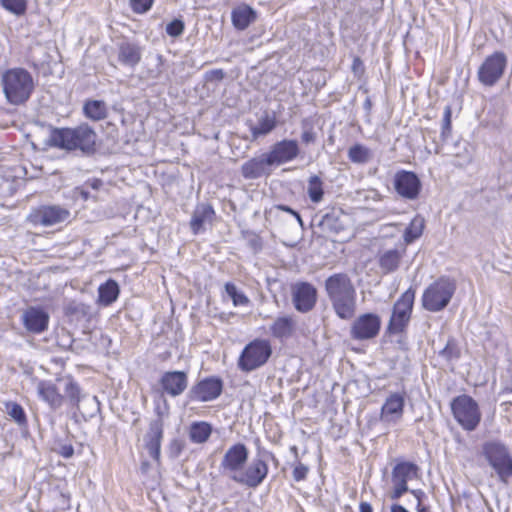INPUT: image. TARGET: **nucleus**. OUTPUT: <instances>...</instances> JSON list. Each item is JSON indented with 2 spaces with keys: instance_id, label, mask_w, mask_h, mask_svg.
<instances>
[{
  "instance_id": "obj_41",
  "label": "nucleus",
  "mask_w": 512,
  "mask_h": 512,
  "mask_svg": "<svg viewBox=\"0 0 512 512\" xmlns=\"http://www.w3.org/2000/svg\"><path fill=\"white\" fill-rule=\"evenodd\" d=\"M1 5L10 13L20 16L26 12V0H0Z\"/></svg>"
},
{
  "instance_id": "obj_42",
  "label": "nucleus",
  "mask_w": 512,
  "mask_h": 512,
  "mask_svg": "<svg viewBox=\"0 0 512 512\" xmlns=\"http://www.w3.org/2000/svg\"><path fill=\"white\" fill-rule=\"evenodd\" d=\"M440 355L447 361L458 359L460 351L457 344L453 340H449L446 346L440 351Z\"/></svg>"
},
{
  "instance_id": "obj_52",
  "label": "nucleus",
  "mask_w": 512,
  "mask_h": 512,
  "mask_svg": "<svg viewBox=\"0 0 512 512\" xmlns=\"http://www.w3.org/2000/svg\"><path fill=\"white\" fill-rule=\"evenodd\" d=\"M87 401L92 406V408L96 411L99 410V401L96 396L88 397Z\"/></svg>"
},
{
  "instance_id": "obj_53",
  "label": "nucleus",
  "mask_w": 512,
  "mask_h": 512,
  "mask_svg": "<svg viewBox=\"0 0 512 512\" xmlns=\"http://www.w3.org/2000/svg\"><path fill=\"white\" fill-rule=\"evenodd\" d=\"M359 512H373L372 506L368 502H361Z\"/></svg>"
},
{
  "instance_id": "obj_2",
  "label": "nucleus",
  "mask_w": 512,
  "mask_h": 512,
  "mask_svg": "<svg viewBox=\"0 0 512 512\" xmlns=\"http://www.w3.org/2000/svg\"><path fill=\"white\" fill-rule=\"evenodd\" d=\"M1 85L5 98L11 105L24 104L35 88L31 73L20 67L7 69L1 76Z\"/></svg>"
},
{
  "instance_id": "obj_56",
  "label": "nucleus",
  "mask_w": 512,
  "mask_h": 512,
  "mask_svg": "<svg viewBox=\"0 0 512 512\" xmlns=\"http://www.w3.org/2000/svg\"><path fill=\"white\" fill-rule=\"evenodd\" d=\"M278 209L283 210V211H285V212H288V213H290V214H292V215L296 212V211H294L293 209H291L290 207L285 206V205H279V206H278Z\"/></svg>"
},
{
  "instance_id": "obj_5",
  "label": "nucleus",
  "mask_w": 512,
  "mask_h": 512,
  "mask_svg": "<svg viewBox=\"0 0 512 512\" xmlns=\"http://www.w3.org/2000/svg\"><path fill=\"white\" fill-rule=\"evenodd\" d=\"M456 290L454 280L440 277L423 292L422 306L430 312H439L447 307Z\"/></svg>"
},
{
  "instance_id": "obj_20",
  "label": "nucleus",
  "mask_w": 512,
  "mask_h": 512,
  "mask_svg": "<svg viewBox=\"0 0 512 512\" xmlns=\"http://www.w3.org/2000/svg\"><path fill=\"white\" fill-rule=\"evenodd\" d=\"M405 393H391L381 408V420L386 423H397L403 416Z\"/></svg>"
},
{
  "instance_id": "obj_43",
  "label": "nucleus",
  "mask_w": 512,
  "mask_h": 512,
  "mask_svg": "<svg viewBox=\"0 0 512 512\" xmlns=\"http://www.w3.org/2000/svg\"><path fill=\"white\" fill-rule=\"evenodd\" d=\"M154 0H130L131 9L137 14H143L149 11Z\"/></svg>"
},
{
  "instance_id": "obj_25",
  "label": "nucleus",
  "mask_w": 512,
  "mask_h": 512,
  "mask_svg": "<svg viewBox=\"0 0 512 512\" xmlns=\"http://www.w3.org/2000/svg\"><path fill=\"white\" fill-rule=\"evenodd\" d=\"M37 392L39 397L53 409L59 408L63 403V396L51 381H39Z\"/></svg>"
},
{
  "instance_id": "obj_59",
  "label": "nucleus",
  "mask_w": 512,
  "mask_h": 512,
  "mask_svg": "<svg viewBox=\"0 0 512 512\" xmlns=\"http://www.w3.org/2000/svg\"><path fill=\"white\" fill-rule=\"evenodd\" d=\"M172 446H173V447H175V450H177V453H180V451H181V445H180V443H179L178 441H174V442L172 443Z\"/></svg>"
},
{
  "instance_id": "obj_4",
  "label": "nucleus",
  "mask_w": 512,
  "mask_h": 512,
  "mask_svg": "<svg viewBox=\"0 0 512 512\" xmlns=\"http://www.w3.org/2000/svg\"><path fill=\"white\" fill-rule=\"evenodd\" d=\"M482 455L499 481L508 484L512 477V455L508 447L500 441H488L482 446Z\"/></svg>"
},
{
  "instance_id": "obj_32",
  "label": "nucleus",
  "mask_w": 512,
  "mask_h": 512,
  "mask_svg": "<svg viewBox=\"0 0 512 512\" xmlns=\"http://www.w3.org/2000/svg\"><path fill=\"white\" fill-rule=\"evenodd\" d=\"M84 115L93 120L100 121L107 117V105L102 100H87L83 106Z\"/></svg>"
},
{
  "instance_id": "obj_48",
  "label": "nucleus",
  "mask_w": 512,
  "mask_h": 512,
  "mask_svg": "<svg viewBox=\"0 0 512 512\" xmlns=\"http://www.w3.org/2000/svg\"><path fill=\"white\" fill-rule=\"evenodd\" d=\"M301 139L304 143L309 144L315 141L316 134L312 129H306L303 131Z\"/></svg>"
},
{
  "instance_id": "obj_35",
  "label": "nucleus",
  "mask_w": 512,
  "mask_h": 512,
  "mask_svg": "<svg viewBox=\"0 0 512 512\" xmlns=\"http://www.w3.org/2000/svg\"><path fill=\"white\" fill-rule=\"evenodd\" d=\"M424 225V219L421 216H415L404 231L405 243L410 244L419 238L423 233Z\"/></svg>"
},
{
  "instance_id": "obj_40",
  "label": "nucleus",
  "mask_w": 512,
  "mask_h": 512,
  "mask_svg": "<svg viewBox=\"0 0 512 512\" xmlns=\"http://www.w3.org/2000/svg\"><path fill=\"white\" fill-rule=\"evenodd\" d=\"M64 391L68 400L73 406L78 407L81 399L86 398L84 395L81 394L80 387L74 381H68Z\"/></svg>"
},
{
  "instance_id": "obj_18",
  "label": "nucleus",
  "mask_w": 512,
  "mask_h": 512,
  "mask_svg": "<svg viewBox=\"0 0 512 512\" xmlns=\"http://www.w3.org/2000/svg\"><path fill=\"white\" fill-rule=\"evenodd\" d=\"M222 388L223 383L219 378H206L199 381L191 388L189 397L192 400L200 402L212 401L220 396Z\"/></svg>"
},
{
  "instance_id": "obj_50",
  "label": "nucleus",
  "mask_w": 512,
  "mask_h": 512,
  "mask_svg": "<svg viewBox=\"0 0 512 512\" xmlns=\"http://www.w3.org/2000/svg\"><path fill=\"white\" fill-rule=\"evenodd\" d=\"M335 213H327L322 217L321 224L325 226H331L332 219L335 218Z\"/></svg>"
},
{
  "instance_id": "obj_26",
  "label": "nucleus",
  "mask_w": 512,
  "mask_h": 512,
  "mask_svg": "<svg viewBox=\"0 0 512 512\" xmlns=\"http://www.w3.org/2000/svg\"><path fill=\"white\" fill-rule=\"evenodd\" d=\"M231 20L237 30H245L256 20V12L249 5L241 4L232 10Z\"/></svg>"
},
{
  "instance_id": "obj_61",
  "label": "nucleus",
  "mask_w": 512,
  "mask_h": 512,
  "mask_svg": "<svg viewBox=\"0 0 512 512\" xmlns=\"http://www.w3.org/2000/svg\"><path fill=\"white\" fill-rule=\"evenodd\" d=\"M417 511L418 512H426V508L423 507L422 505H417Z\"/></svg>"
},
{
  "instance_id": "obj_11",
  "label": "nucleus",
  "mask_w": 512,
  "mask_h": 512,
  "mask_svg": "<svg viewBox=\"0 0 512 512\" xmlns=\"http://www.w3.org/2000/svg\"><path fill=\"white\" fill-rule=\"evenodd\" d=\"M418 472V466L412 462L403 461L395 465L391 475L393 491L390 498L398 500L404 493L408 492V481L418 478Z\"/></svg>"
},
{
  "instance_id": "obj_55",
  "label": "nucleus",
  "mask_w": 512,
  "mask_h": 512,
  "mask_svg": "<svg viewBox=\"0 0 512 512\" xmlns=\"http://www.w3.org/2000/svg\"><path fill=\"white\" fill-rule=\"evenodd\" d=\"M391 512H409L404 506L400 504H393L391 506Z\"/></svg>"
},
{
  "instance_id": "obj_6",
  "label": "nucleus",
  "mask_w": 512,
  "mask_h": 512,
  "mask_svg": "<svg viewBox=\"0 0 512 512\" xmlns=\"http://www.w3.org/2000/svg\"><path fill=\"white\" fill-rule=\"evenodd\" d=\"M451 410L459 425L466 431H474L480 423L481 412L477 402L468 395H460L451 402Z\"/></svg>"
},
{
  "instance_id": "obj_16",
  "label": "nucleus",
  "mask_w": 512,
  "mask_h": 512,
  "mask_svg": "<svg viewBox=\"0 0 512 512\" xmlns=\"http://www.w3.org/2000/svg\"><path fill=\"white\" fill-rule=\"evenodd\" d=\"M394 187L401 197L407 200H415L419 196L421 182L414 172L401 170L394 176Z\"/></svg>"
},
{
  "instance_id": "obj_15",
  "label": "nucleus",
  "mask_w": 512,
  "mask_h": 512,
  "mask_svg": "<svg viewBox=\"0 0 512 512\" xmlns=\"http://www.w3.org/2000/svg\"><path fill=\"white\" fill-rule=\"evenodd\" d=\"M292 302L301 313L311 311L317 301V289L308 282H297L291 286Z\"/></svg>"
},
{
  "instance_id": "obj_44",
  "label": "nucleus",
  "mask_w": 512,
  "mask_h": 512,
  "mask_svg": "<svg viewBox=\"0 0 512 512\" xmlns=\"http://www.w3.org/2000/svg\"><path fill=\"white\" fill-rule=\"evenodd\" d=\"M184 31V23L182 20L175 19L166 26V33L172 37L180 36Z\"/></svg>"
},
{
  "instance_id": "obj_3",
  "label": "nucleus",
  "mask_w": 512,
  "mask_h": 512,
  "mask_svg": "<svg viewBox=\"0 0 512 512\" xmlns=\"http://www.w3.org/2000/svg\"><path fill=\"white\" fill-rule=\"evenodd\" d=\"M96 133L88 124H81L76 128L57 129L51 136L54 146L75 150L80 149L83 152L94 150L96 143Z\"/></svg>"
},
{
  "instance_id": "obj_7",
  "label": "nucleus",
  "mask_w": 512,
  "mask_h": 512,
  "mask_svg": "<svg viewBox=\"0 0 512 512\" xmlns=\"http://www.w3.org/2000/svg\"><path fill=\"white\" fill-rule=\"evenodd\" d=\"M272 353L267 340L256 339L243 349L238 366L242 371L250 372L264 365Z\"/></svg>"
},
{
  "instance_id": "obj_45",
  "label": "nucleus",
  "mask_w": 512,
  "mask_h": 512,
  "mask_svg": "<svg viewBox=\"0 0 512 512\" xmlns=\"http://www.w3.org/2000/svg\"><path fill=\"white\" fill-rule=\"evenodd\" d=\"M164 59L161 55H157L155 58V67L149 69L148 77L151 79H158L163 73Z\"/></svg>"
},
{
  "instance_id": "obj_39",
  "label": "nucleus",
  "mask_w": 512,
  "mask_h": 512,
  "mask_svg": "<svg viewBox=\"0 0 512 512\" xmlns=\"http://www.w3.org/2000/svg\"><path fill=\"white\" fill-rule=\"evenodd\" d=\"M6 413L19 425L27 423L26 413L23 407L16 402L5 403Z\"/></svg>"
},
{
  "instance_id": "obj_10",
  "label": "nucleus",
  "mask_w": 512,
  "mask_h": 512,
  "mask_svg": "<svg viewBox=\"0 0 512 512\" xmlns=\"http://www.w3.org/2000/svg\"><path fill=\"white\" fill-rule=\"evenodd\" d=\"M248 456L249 451L244 444L236 443L232 445L227 449L221 460L220 471L233 481L234 476H237L246 465Z\"/></svg>"
},
{
  "instance_id": "obj_58",
  "label": "nucleus",
  "mask_w": 512,
  "mask_h": 512,
  "mask_svg": "<svg viewBox=\"0 0 512 512\" xmlns=\"http://www.w3.org/2000/svg\"><path fill=\"white\" fill-rule=\"evenodd\" d=\"M361 65V61L359 58H355L354 61H353V70L356 71V69L358 68V66Z\"/></svg>"
},
{
  "instance_id": "obj_57",
  "label": "nucleus",
  "mask_w": 512,
  "mask_h": 512,
  "mask_svg": "<svg viewBox=\"0 0 512 512\" xmlns=\"http://www.w3.org/2000/svg\"><path fill=\"white\" fill-rule=\"evenodd\" d=\"M212 74L217 78V79H222L224 77V73L222 70H215L212 72Z\"/></svg>"
},
{
  "instance_id": "obj_13",
  "label": "nucleus",
  "mask_w": 512,
  "mask_h": 512,
  "mask_svg": "<svg viewBox=\"0 0 512 512\" xmlns=\"http://www.w3.org/2000/svg\"><path fill=\"white\" fill-rule=\"evenodd\" d=\"M70 212L58 205H43L33 209L28 215V221L34 226H53L66 221Z\"/></svg>"
},
{
  "instance_id": "obj_47",
  "label": "nucleus",
  "mask_w": 512,
  "mask_h": 512,
  "mask_svg": "<svg viewBox=\"0 0 512 512\" xmlns=\"http://www.w3.org/2000/svg\"><path fill=\"white\" fill-rule=\"evenodd\" d=\"M307 473H308V468L305 465H303L302 463H299L293 469V478L297 482L302 481L306 478Z\"/></svg>"
},
{
  "instance_id": "obj_21",
  "label": "nucleus",
  "mask_w": 512,
  "mask_h": 512,
  "mask_svg": "<svg viewBox=\"0 0 512 512\" xmlns=\"http://www.w3.org/2000/svg\"><path fill=\"white\" fill-rule=\"evenodd\" d=\"M165 393L172 397L181 395L188 386L187 374L183 371L165 372L160 380Z\"/></svg>"
},
{
  "instance_id": "obj_36",
  "label": "nucleus",
  "mask_w": 512,
  "mask_h": 512,
  "mask_svg": "<svg viewBox=\"0 0 512 512\" xmlns=\"http://www.w3.org/2000/svg\"><path fill=\"white\" fill-rule=\"evenodd\" d=\"M307 194L313 203L322 201L324 196L323 181L317 175L309 177Z\"/></svg>"
},
{
  "instance_id": "obj_28",
  "label": "nucleus",
  "mask_w": 512,
  "mask_h": 512,
  "mask_svg": "<svg viewBox=\"0 0 512 512\" xmlns=\"http://www.w3.org/2000/svg\"><path fill=\"white\" fill-rule=\"evenodd\" d=\"M296 322L292 316L278 317L270 327L273 337L278 339H287L295 331Z\"/></svg>"
},
{
  "instance_id": "obj_22",
  "label": "nucleus",
  "mask_w": 512,
  "mask_h": 512,
  "mask_svg": "<svg viewBox=\"0 0 512 512\" xmlns=\"http://www.w3.org/2000/svg\"><path fill=\"white\" fill-rule=\"evenodd\" d=\"M267 160L266 153L248 160L242 165V176L245 179H257L263 175H269L272 171V166Z\"/></svg>"
},
{
  "instance_id": "obj_54",
  "label": "nucleus",
  "mask_w": 512,
  "mask_h": 512,
  "mask_svg": "<svg viewBox=\"0 0 512 512\" xmlns=\"http://www.w3.org/2000/svg\"><path fill=\"white\" fill-rule=\"evenodd\" d=\"M411 494H413L415 496V498L417 499V505H421V498L422 496L424 495V492L420 489H417V490H411L410 491Z\"/></svg>"
},
{
  "instance_id": "obj_17",
  "label": "nucleus",
  "mask_w": 512,
  "mask_h": 512,
  "mask_svg": "<svg viewBox=\"0 0 512 512\" xmlns=\"http://www.w3.org/2000/svg\"><path fill=\"white\" fill-rule=\"evenodd\" d=\"M271 166H280L294 160L299 154L296 140H282L275 143L269 152H266Z\"/></svg>"
},
{
  "instance_id": "obj_12",
  "label": "nucleus",
  "mask_w": 512,
  "mask_h": 512,
  "mask_svg": "<svg viewBox=\"0 0 512 512\" xmlns=\"http://www.w3.org/2000/svg\"><path fill=\"white\" fill-rule=\"evenodd\" d=\"M268 464L261 458H254L245 465L244 468L234 476L233 481L247 488L255 489L259 487L268 475Z\"/></svg>"
},
{
  "instance_id": "obj_49",
  "label": "nucleus",
  "mask_w": 512,
  "mask_h": 512,
  "mask_svg": "<svg viewBox=\"0 0 512 512\" xmlns=\"http://www.w3.org/2000/svg\"><path fill=\"white\" fill-rule=\"evenodd\" d=\"M59 454L64 458H70L74 454V448L72 445H62L59 449Z\"/></svg>"
},
{
  "instance_id": "obj_24",
  "label": "nucleus",
  "mask_w": 512,
  "mask_h": 512,
  "mask_svg": "<svg viewBox=\"0 0 512 512\" xmlns=\"http://www.w3.org/2000/svg\"><path fill=\"white\" fill-rule=\"evenodd\" d=\"M118 61L127 67L134 68L142 57L141 47L133 42L122 41L118 44Z\"/></svg>"
},
{
  "instance_id": "obj_1",
  "label": "nucleus",
  "mask_w": 512,
  "mask_h": 512,
  "mask_svg": "<svg viewBox=\"0 0 512 512\" xmlns=\"http://www.w3.org/2000/svg\"><path fill=\"white\" fill-rule=\"evenodd\" d=\"M325 290L336 315L351 319L356 311V290L347 274L337 273L325 281Z\"/></svg>"
},
{
  "instance_id": "obj_9",
  "label": "nucleus",
  "mask_w": 512,
  "mask_h": 512,
  "mask_svg": "<svg viewBox=\"0 0 512 512\" xmlns=\"http://www.w3.org/2000/svg\"><path fill=\"white\" fill-rule=\"evenodd\" d=\"M507 66V56L500 51L487 56L477 71L478 80L487 87L494 86L503 76Z\"/></svg>"
},
{
  "instance_id": "obj_60",
  "label": "nucleus",
  "mask_w": 512,
  "mask_h": 512,
  "mask_svg": "<svg viewBox=\"0 0 512 512\" xmlns=\"http://www.w3.org/2000/svg\"><path fill=\"white\" fill-rule=\"evenodd\" d=\"M293 216L296 218V220L298 221V223H299L301 226H303V222H302V218H301L300 214H299L298 212H295V213L293 214Z\"/></svg>"
},
{
  "instance_id": "obj_8",
  "label": "nucleus",
  "mask_w": 512,
  "mask_h": 512,
  "mask_svg": "<svg viewBox=\"0 0 512 512\" xmlns=\"http://www.w3.org/2000/svg\"><path fill=\"white\" fill-rule=\"evenodd\" d=\"M415 290L409 288L395 302L388 323V331L391 334L401 333L408 325L414 305Z\"/></svg>"
},
{
  "instance_id": "obj_30",
  "label": "nucleus",
  "mask_w": 512,
  "mask_h": 512,
  "mask_svg": "<svg viewBox=\"0 0 512 512\" xmlns=\"http://www.w3.org/2000/svg\"><path fill=\"white\" fill-rule=\"evenodd\" d=\"M119 293L118 283L109 279L98 288V302L103 306H109L117 300Z\"/></svg>"
},
{
  "instance_id": "obj_19",
  "label": "nucleus",
  "mask_w": 512,
  "mask_h": 512,
  "mask_svg": "<svg viewBox=\"0 0 512 512\" xmlns=\"http://www.w3.org/2000/svg\"><path fill=\"white\" fill-rule=\"evenodd\" d=\"M158 418L151 421L144 437L145 447L149 455L156 461L160 459L161 442L163 439V413L157 409Z\"/></svg>"
},
{
  "instance_id": "obj_31",
  "label": "nucleus",
  "mask_w": 512,
  "mask_h": 512,
  "mask_svg": "<svg viewBox=\"0 0 512 512\" xmlns=\"http://www.w3.org/2000/svg\"><path fill=\"white\" fill-rule=\"evenodd\" d=\"M213 431L212 425L205 421H195L189 427V439L192 443L203 444L211 436Z\"/></svg>"
},
{
  "instance_id": "obj_14",
  "label": "nucleus",
  "mask_w": 512,
  "mask_h": 512,
  "mask_svg": "<svg viewBox=\"0 0 512 512\" xmlns=\"http://www.w3.org/2000/svg\"><path fill=\"white\" fill-rule=\"evenodd\" d=\"M380 328V317L373 313H365L354 320L350 335L355 340H370L379 334Z\"/></svg>"
},
{
  "instance_id": "obj_38",
  "label": "nucleus",
  "mask_w": 512,
  "mask_h": 512,
  "mask_svg": "<svg viewBox=\"0 0 512 512\" xmlns=\"http://www.w3.org/2000/svg\"><path fill=\"white\" fill-rule=\"evenodd\" d=\"M225 292L232 299L235 307L249 304V298L242 291L238 290L235 284L230 282L226 283Z\"/></svg>"
},
{
  "instance_id": "obj_23",
  "label": "nucleus",
  "mask_w": 512,
  "mask_h": 512,
  "mask_svg": "<svg viewBox=\"0 0 512 512\" xmlns=\"http://www.w3.org/2000/svg\"><path fill=\"white\" fill-rule=\"evenodd\" d=\"M49 315L41 308L30 307L23 314L25 328L33 333H41L48 327Z\"/></svg>"
},
{
  "instance_id": "obj_62",
  "label": "nucleus",
  "mask_w": 512,
  "mask_h": 512,
  "mask_svg": "<svg viewBox=\"0 0 512 512\" xmlns=\"http://www.w3.org/2000/svg\"><path fill=\"white\" fill-rule=\"evenodd\" d=\"M82 194H83L84 198L86 199L87 198V193L83 192Z\"/></svg>"
},
{
  "instance_id": "obj_27",
  "label": "nucleus",
  "mask_w": 512,
  "mask_h": 512,
  "mask_svg": "<svg viewBox=\"0 0 512 512\" xmlns=\"http://www.w3.org/2000/svg\"><path fill=\"white\" fill-rule=\"evenodd\" d=\"M215 212L212 206L208 204H200L194 210L191 218L190 226L194 234H198L204 230L206 224L211 223Z\"/></svg>"
},
{
  "instance_id": "obj_37",
  "label": "nucleus",
  "mask_w": 512,
  "mask_h": 512,
  "mask_svg": "<svg viewBox=\"0 0 512 512\" xmlns=\"http://www.w3.org/2000/svg\"><path fill=\"white\" fill-rule=\"evenodd\" d=\"M456 146L459 149V152H457L454 155V162L453 164L457 167H465L468 164L472 162L473 159V153L472 149L469 147L468 143H457Z\"/></svg>"
},
{
  "instance_id": "obj_33",
  "label": "nucleus",
  "mask_w": 512,
  "mask_h": 512,
  "mask_svg": "<svg viewBox=\"0 0 512 512\" xmlns=\"http://www.w3.org/2000/svg\"><path fill=\"white\" fill-rule=\"evenodd\" d=\"M276 127V119L272 115L265 114L258 123L250 128L253 139L269 134Z\"/></svg>"
},
{
  "instance_id": "obj_51",
  "label": "nucleus",
  "mask_w": 512,
  "mask_h": 512,
  "mask_svg": "<svg viewBox=\"0 0 512 512\" xmlns=\"http://www.w3.org/2000/svg\"><path fill=\"white\" fill-rule=\"evenodd\" d=\"M86 185L90 186L94 190H98L103 185V182L99 179H92L87 181Z\"/></svg>"
},
{
  "instance_id": "obj_29",
  "label": "nucleus",
  "mask_w": 512,
  "mask_h": 512,
  "mask_svg": "<svg viewBox=\"0 0 512 512\" xmlns=\"http://www.w3.org/2000/svg\"><path fill=\"white\" fill-rule=\"evenodd\" d=\"M404 250L388 249L379 256V266L384 273H391L398 269Z\"/></svg>"
},
{
  "instance_id": "obj_34",
  "label": "nucleus",
  "mask_w": 512,
  "mask_h": 512,
  "mask_svg": "<svg viewBox=\"0 0 512 512\" xmlns=\"http://www.w3.org/2000/svg\"><path fill=\"white\" fill-rule=\"evenodd\" d=\"M373 157L372 151L362 144H355L348 150V158L356 164H366Z\"/></svg>"
},
{
  "instance_id": "obj_46",
  "label": "nucleus",
  "mask_w": 512,
  "mask_h": 512,
  "mask_svg": "<svg viewBox=\"0 0 512 512\" xmlns=\"http://www.w3.org/2000/svg\"><path fill=\"white\" fill-rule=\"evenodd\" d=\"M451 115H452V111H451V107L450 106H446L445 109H444V114H443V122H442V137H446L447 134L450 133V130H451Z\"/></svg>"
}]
</instances>
